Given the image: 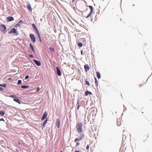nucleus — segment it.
<instances>
[{
	"label": "nucleus",
	"instance_id": "f257e3e1",
	"mask_svg": "<svg viewBox=\"0 0 152 152\" xmlns=\"http://www.w3.org/2000/svg\"><path fill=\"white\" fill-rule=\"evenodd\" d=\"M83 124L81 122H79L77 123L76 125V128L77 132L81 134L83 132Z\"/></svg>",
	"mask_w": 152,
	"mask_h": 152
},
{
	"label": "nucleus",
	"instance_id": "f03ea898",
	"mask_svg": "<svg viewBox=\"0 0 152 152\" xmlns=\"http://www.w3.org/2000/svg\"><path fill=\"white\" fill-rule=\"evenodd\" d=\"M7 28L6 26L4 24H1L0 26V30L3 33H5L6 32Z\"/></svg>",
	"mask_w": 152,
	"mask_h": 152
},
{
	"label": "nucleus",
	"instance_id": "7ed1b4c3",
	"mask_svg": "<svg viewBox=\"0 0 152 152\" xmlns=\"http://www.w3.org/2000/svg\"><path fill=\"white\" fill-rule=\"evenodd\" d=\"M89 8L91 10V11L89 12V13L88 14V15L86 17V18H88L89 17L91 16V14L93 13V12H94V8L93 7L91 6H89Z\"/></svg>",
	"mask_w": 152,
	"mask_h": 152
},
{
	"label": "nucleus",
	"instance_id": "20e7f679",
	"mask_svg": "<svg viewBox=\"0 0 152 152\" xmlns=\"http://www.w3.org/2000/svg\"><path fill=\"white\" fill-rule=\"evenodd\" d=\"M29 37L31 40L34 42L35 43L36 41V38L34 35L32 34H30Z\"/></svg>",
	"mask_w": 152,
	"mask_h": 152
},
{
	"label": "nucleus",
	"instance_id": "39448f33",
	"mask_svg": "<svg viewBox=\"0 0 152 152\" xmlns=\"http://www.w3.org/2000/svg\"><path fill=\"white\" fill-rule=\"evenodd\" d=\"M18 33L16 29L15 28H13L10 30L9 34H11L12 33Z\"/></svg>",
	"mask_w": 152,
	"mask_h": 152
},
{
	"label": "nucleus",
	"instance_id": "423d86ee",
	"mask_svg": "<svg viewBox=\"0 0 152 152\" xmlns=\"http://www.w3.org/2000/svg\"><path fill=\"white\" fill-rule=\"evenodd\" d=\"M56 126L58 128L60 126V120L59 118H57L56 120Z\"/></svg>",
	"mask_w": 152,
	"mask_h": 152
},
{
	"label": "nucleus",
	"instance_id": "0eeeda50",
	"mask_svg": "<svg viewBox=\"0 0 152 152\" xmlns=\"http://www.w3.org/2000/svg\"><path fill=\"white\" fill-rule=\"evenodd\" d=\"M56 70L58 75L59 76H60L61 75V73L58 67H56Z\"/></svg>",
	"mask_w": 152,
	"mask_h": 152
},
{
	"label": "nucleus",
	"instance_id": "6e6552de",
	"mask_svg": "<svg viewBox=\"0 0 152 152\" xmlns=\"http://www.w3.org/2000/svg\"><path fill=\"white\" fill-rule=\"evenodd\" d=\"M47 113L46 112H45L42 115V117L41 118V120L43 121L44 120L47 116Z\"/></svg>",
	"mask_w": 152,
	"mask_h": 152
},
{
	"label": "nucleus",
	"instance_id": "1a4fd4ad",
	"mask_svg": "<svg viewBox=\"0 0 152 152\" xmlns=\"http://www.w3.org/2000/svg\"><path fill=\"white\" fill-rule=\"evenodd\" d=\"M84 69L85 71L87 72L89 70V67L88 64H86L84 66Z\"/></svg>",
	"mask_w": 152,
	"mask_h": 152
},
{
	"label": "nucleus",
	"instance_id": "9d476101",
	"mask_svg": "<svg viewBox=\"0 0 152 152\" xmlns=\"http://www.w3.org/2000/svg\"><path fill=\"white\" fill-rule=\"evenodd\" d=\"M7 20L8 22H10L14 20V19L12 17H9L7 18Z\"/></svg>",
	"mask_w": 152,
	"mask_h": 152
},
{
	"label": "nucleus",
	"instance_id": "9b49d317",
	"mask_svg": "<svg viewBox=\"0 0 152 152\" xmlns=\"http://www.w3.org/2000/svg\"><path fill=\"white\" fill-rule=\"evenodd\" d=\"M33 61L34 62L35 64L38 66H39L41 65L40 62L38 61H37L36 60H34Z\"/></svg>",
	"mask_w": 152,
	"mask_h": 152
},
{
	"label": "nucleus",
	"instance_id": "f8f14e48",
	"mask_svg": "<svg viewBox=\"0 0 152 152\" xmlns=\"http://www.w3.org/2000/svg\"><path fill=\"white\" fill-rule=\"evenodd\" d=\"M27 8L28 10L29 11L31 12L32 11V8L31 7V6L30 4H28L27 5Z\"/></svg>",
	"mask_w": 152,
	"mask_h": 152
},
{
	"label": "nucleus",
	"instance_id": "ddd939ff",
	"mask_svg": "<svg viewBox=\"0 0 152 152\" xmlns=\"http://www.w3.org/2000/svg\"><path fill=\"white\" fill-rule=\"evenodd\" d=\"M92 93L90 91H86L85 93V95L86 96H87L88 95V94H91Z\"/></svg>",
	"mask_w": 152,
	"mask_h": 152
},
{
	"label": "nucleus",
	"instance_id": "4468645a",
	"mask_svg": "<svg viewBox=\"0 0 152 152\" xmlns=\"http://www.w3.org/2000/svg\"><path fill=\"white\" fill-rule=\"evenodd\" d=\"M13 100L15 101V102H17L19 104H21V102L18 99H16V98H14L13 99Z\"/></svg>",
	"mask_w": 152,
	"mask_h": 152
},
{
	"label": "nucleus",
	"instance_id": "2eb2a0df",
	"mask_svg": "<svg viewBox=\"0 0 152 152\" xmlns=\"http://www.w3.org/2000/svg\"><path fill=\"white\" fill-rule=\"evenodd\" d=\"M29 45L32 51L34 52H35V50L34 46L32 45L31 43Z\"/></svg>",
	"mask_w": 152,
	"mask_h": 152
},
{
	"label": "nucleus",
	"instance_id": "dca6fc26",
	"mask_svg": "<svg viewBox=\"0 0 152 152\" xmlns=\"http://www.w3.org/2000/svg\"><path fill=\"white\" fill-rule=\"evenodd\" d=\"M84 137V134L83 133H81L80 134V135L79 138L81 140H82Z\"/></svg>",
	"mask_w": 152,
	"mask_h": 152
},
{
	"label": "nucleus",
	"instance_id": "f3484780",
	"mask_svg": "<svg viewBox=\"0 0 152 152\" xmlns=\"http://www.w3.org/2000/svg\"><path fill=\"white\" fill-rule=\"evenodd\" d=\"M96 74L97 77L98 79H99L100 78L101 76L100 75V73H99V72H96Z\"/></svg>",
	"mask_w": 152,
	"mask_h": 152
},
{
	"label": "nucleus",
	"instance_id": "a211bd4d",
	"mask_svg": "<svg viewBox=\"0 0 152 152\" xmlns=\"http://www.w3.org/2000/svg\"><path fill=\"white\" fill-rule=\"evenodd\" d=\"M32 26L33 27L35 31L37 30V29H38L37 28V27L36 26H35V25L34 24V23L32 24Z\"/></svg>",
	"mask_w": 152,
	"mask_h": 152
},
{
	"label": "nucleus",
	"instance_id": "6ab92c4d",
	"mask_svg": "<svg viewBox=\"0 0 152 152\" xmlns=\"http://www.w3.org/2000/svg\"><path fill=\"white\" fill-rule=\"evenodd\" d=\"M32 26L33 27L35 31L37 30V29H38L37 28V27L36 26H35V25L34 24V23L32 24Z\"/></svg>",
	"mask_w": 152,
	"mask_h": 152
},
{
	"label": "nucleus",
	"instance_id": "aec40b11",
	"mask_svg": "<svg viewBox=\"0 0 152 152\" xmlns=\"http://www.w3.org/2000/svg\"><path fill=\"white\" fill-rule=\"evenodd\" d=\"M81 140L80 138H76L74 140V142H77L78 141H80Z\"/></svg>",
	"mask_w": 152,
	"mask_h": 152
},
{
	"label": "nucleus",
	"instance_id": "412c9836",
	"mask_svg": "<svg viewBox=\"0 0 152 152\" xmlns=\"http://www.w3.org/2000/svg\"><path fill=\"white\" fill-rule=\"evenodd\" d=\"M48 121V119H47L45 120V121L44 122V123L43 124V127H45V125H46V124L47 123Z\"/></svg>",
	"mask_w": 152,
	"mask_h": 152
},
{
	"label": "nucleus",
	"instance_id": "4be33fe9",
	"mask_svg": "<svg viewBox=\"0 0 152 152\" xmlns=\"http://www.w3.org/2000/svg\"><path fill=\"white\" fill-rule=\"evenodd\" d=\"M23 23V22L22 20H20L19 21L17 24H16L17 26H19L21 24Z\"/></svg>",
	"mask_w": 152,
	"mask_h": 152
},
{
	"label": "nucleus",
	"instance_id": "5701e85b",
	"mask_svg": "<svg viewBox=\"0 0 152 152\" xmlns=\"http://www.w3.org/2000/svg\"><path fill=\"white\" fill-rule=\"evenodd\" d=\"M49 49L50 50V51L51 52L53 53L55 51L54 49L50 47L49 48Z\"/></svg>",
	"mask_w": 152,
	"mask_h": 152
},
{
	"label": "nucleus",
	"instance_id": "b1692460",
	"mask_svg": "<svg viewBox=\"0 0 152 152\" xmlns=\"http://www.w3.org/2000/svg\"><path fill=\"white\" fill-rule=\"evenodd\" d=\"M94 78H95V84L96 86H98V81H97L96 78L95 77Z\"/></svg>",
	"mask_w": 152,
	"mask_h": 152
},
{
	"label": "nucleus",
	"instance_id": "393cba45",
	"mask_svg": "<svg viewBox=\"0 0 152 152\" xmlns=\"http://www.w3.org/2000/svg\"><path fill=\"white\" fill-rule=\"evenodd\" d=\"M87 80V79H86V80H85L86 83V84L88 86H90V83H89V82Z\"/></svg>",
	"mask_w": 152,
	"mask_h": 152
},
{
	"label": "nucleus",
	"instance_id": "a878e982",
	"mask_svg": "<svg viewBox=\"0 0 152 152\" xmlns=\"http://www.w3.org/2000/svg\"><path fill=\"white\" fill-rule=\"evenodd\" d=\"M21 88H27L29 87V86H21Z\"/></svg>",
	"mask_w": 152,
	"mask_h": 152
},
{
	"label": "nucleus",
	"instance_id": "bb28decb",
	"mask_svg": "<svg viewBox=\"0 0 152 152\" xmlns=\"http://www.w3.org/2000/svg\"><path fill=\"white\" fill-rule=\"evenodd\" d=\"M83 45L82 44L81 42H78V46L80 47H82Z\"/></svg>",
	"mask_w": 152,
	"mask_h": 152
},
{
	"label": "nucleus",
	"instance_id": "cd10ccee",
	"mask_svg": "<svg viewBox=\"0 0 152 152\" xmlns=\"http://www.w3.org/2000/svg\"><path fill=\"white\" fill-rule=\"evenodd\" d=\"M0 114L1 115H3L5 114V113L4 111H1L0 112Z\"/></svg>",
	"mask_w": 152,
	"mask_h": 152
},
{
	"label": "nucleus",
	"instance_id": "c85d7f7f",
	"mask_svg": "<svg viewBox=\"0 0 152 152\" xmlns=\"http://www.w3.org/2000/svg\"><path fill=\"white\" fill-rule=\"evenodd\" d=\"M77 106H80V102L79 100H78L77 101Z\"/></svg>",
	"mask_w": 152,
	"mask_h": 152
},
{
	"label": "nucleus",
	"instance_id": "c756f323",
	"mask_svg": "<svg viewBox=\"0 0 152 152\" xmlns=\"http://www.w3.org/2000/svg\"><path fill=\"white\" fill-rule=\"evenodd\" d=\"M10 96L12 98H15L16 97L15 95H11Z\"/></svg>",
	"mask_w": 152,
	"mask_h": 152
},
{
	"label": "nucleus",
	"instance_id": "7c9ffc66",
	"mask_svg": "<svg viewBox=\"0 0 152 152\" xmlns=\"http://www.w3.org/2000/svg\"><path fill=\"white\" fill-rule=\"evenodd\" d=\"M22 81L21 80H19L18 81V84H20L21 83Z\"/></svg>",
	"mask_w": 152,
	"mask_h": 152
},
{
	"label": "nucleus",
	"instance_id": "2f4dec72",
	"mask_svg": "<svg viewBox=\"0 0 152 152\" xmlns=\"http://www.w3.org/2000/svg\"><path fill=\"white\" fill-rule=\"evenodd\" d=\"M40 90V88L39 87H38L36 88V92L39 91Z\"/></svg>",
	"mask_w": 152,
	"mask_h": 152
},
{
	"label": "nucleus",
	"instance_id": "473e14b6",
	"mask_svg": "<svg viewBox=\"0 0 152 152\" xmlns=\"http://www.w3.org/2000/svg\"><path fill=\"white\" fill-rule=\"evenodd\" d=\"M89 147H90V145H87V146H86V149L87 150H88L89 149Z\"/></svg>",
	"mask_w": 152,
	"mask_h": 152
},
{
	"label": "nucleus",
	"instance_id": "72a5a7b5",
	"mask_svg": "<svg viewBox=\"0 0 152 152\" xmlns=\"http://www.w3.org/2000/svg\"><path fill=\"white\" fill-rule=\"evenodd\" d=\"M35 31H36V32L37 34V35H38V34H39V31H38V29H37V30H35Z\"/></svg>",
	"mask_w": 152,
	"mask_h": 152
},
{
	"label": "nucleus",
	"instance_id": "f704fd0d",
	"mask_svg": "<svg viewBox=\"0 0 152 152\" xmlns=\"http://www.w3.org/2000/svg\"><path fill=\"white\" fill-rule=\"evenodd\" d=\"M29 56L30 58H33L34 57V56L32 54L30 55Z\"/></svg>",
	"mask_w": 152,
	"mask_h": 152
},
{
	"label": "nucleus",
	"instance_id": "c9c22d12",
	"mask_svg": "<svg viewBox=\"0 0 152 152\" xmlns=\"http://www.w3.org/2000/svg\"><path fill=\"white\" fill-rule=\"evenodd\" d=\"M117 125L118 126H119L121 124V123H119L118 121L117 122Z\"/></svg>",
	"mask_w": 152,
	"mask_h": 152
},
{
	"label": "nucleus",
	"instance_id": "e433bc0d",
	"mask_svg": "<svg viewBox=\"0 0 152 152\" xmlns=\"http://www.w3.org/2000/svg\"><path fill=\"white\" fill-rule=\"evenodd\" d=\"M38 37H39V40L41 39V37L40 36V34H38Z\"/></svg>",
	"mask_w": 152,
	"mask_h": 152
},
{
	"label": "nucleus",
	"instance_id": "4c0bfd02",
	"mask_svg": "<svg viewBox=\"0 0 152 152\" xmlns=\"http://www.w3.org/2000/svg\"><path fill=\"white\" fill-rule=\"evenodd\" d=\"M18 144L19 145H21L23 146V143H22V142H18Z\"/></svg>",
	"mask_w": 152,
	"mask_h": 152
},
{
	"label": "nucleus",
	"instance_id": "58836bf2",
	"mask_svg": "<svg viewBox=\"0 0 152 152\" xmlns=\"http://www.w3.org/2000/svg\"><path fill=\"white\" fill-rule=\"evenodd\" d=\"M6 85L5 84H4V85L0 84V86H2L3 87H5Z\"/></svg>",
	"mask_w": 152,
	"mask_h": 152
},
{
	"label": "nucleus",
	"instance_id": "ea45409f",
	"mask_svg": "<svg viewBox=\"0 0 152 152\" xmlns=\"http://www.w3.org/2000/svg\"><path fill=\"white\" fill-rule=\"evenodd\" d=\"M80 145V143L79 142H77L76 144V146H77Z\"/></svg>",
	"mask_w": 152,
	"mask_h": 152
},
{
	"label": "nucleus",
	"instance_id": "a19ab883",
	"mask_svg": "<svg viewBox=\"0 0 152 152\" xmlns=\"http://www.w3.org/2000/svg\"><path fill=\"white\" fill-rule=\"evenodd\" d=\"M29 77V76L28 75H26V77H25V79L26 80L27 79H28Z\"/></svg>",
	"mask_w": 152,
	"mask_h": 152
},
{
	"label": "nucleus",
	"instance_id": "79ce46f5",
	"mask_svg": "<svg viewBox=\"0 0 152 152\" xmlns=\"http://www.w3.org/2000/svg\"><path fill=\"white\" fill-rule=\"evenodd\" d=\"M0 121H4V119L3 118H1L0 119Z\"/></svg>",
	"mask_w": 152,
	"mask_h": 152
},
{
	"label": "nucleus",
	"instance_id": "37998d69",
	"mask_svg": "<svg viewBox=\"0 0 152 152\" xmlns=\"http://www.w3.org/2000/svg\"><path fill=\"white\" fill-rule=\"evenodd\" d=\"M80 107V106H77V110H79Z\"/></svg>",
	"mask_w": 152,
	"mask_h": 152
},
{
	"label": "nucleus",
	"instance_id": "c03bdc74",
	"mask_svg": "<svg viewBox=\"0 0 152 152\" xmlns=\"http://www.w3.org/2000/svg\"><path fill=\"white\" fill-rule=\"evenodd\" d=\"M3 90V88H2L0 87V91H2Z\"/></svg>",
	"mask_w": 152,
	"mask_h": 152
},
{
	"label": "nucleus",
	"instance_id": "a18cd8bd",
	"mask_svg": "<svg viewBox=\"0 0 152 152\" xmlns=\"http://www.w3.org/2000/svg\"><path fill=\"white\" fill-rule=\"evenodd\" d=\"M81 54L82 55H83V51H81Z\"/></svg>",
	"mask_w": 152,
	"mask_h": 152
},
{
	"label": "nucleus",
	"instance_id": "49530a36",
	"mask_svg": "<svg viewBox=\"0 0 152 152\" xmlns=\"http://www.w3.org/2000/svg\"><path fill=\"white\" fill-rule=\"evenodd\" d=\"M74 152H80L79 151H75Z\"/></svg>",
	"mask_w": 152,
	"mask_h": 152
},
{
	"label": "nucleus",
	"instance_id": "de8ad7c7",
	"mask_svg": "<svg viewBox=\"0 0 152 152\" xmlns=\"http://www.w3.org/2000/svg\"><path fill=\"white\" fill-rule=\"evenodd\" d=\"M40 40V41L41 42H42V39H40L39 40Z\"/></svg>",
	"mask_w": 152,
	"mask_h": 152
},
{
	"label": "nucleus",
	"instance_id": "09e8293b",
	"mask_svg": "<svg viewBox=\"0 0 152 152\" xmlns=\"http://www.w3.org/2000/svg\"><path fill=\"white\" fill-rule=\"evenodd\" d=\"M75 0H72V2H73L75 1Z\"/></svg>",
	"mask_w": 152,
	"mask_h": 152
},
{
	"label": "nucleus",
	"instance_id": "8fccbe9b",
	"mask_svg": "<svg viewBox=\"0 0 152 152\" xmlns=\"http://www.w3.org/2000/svg\"><path fill=\"white\" fill-rule=\"evenodd\" d=\"M9 80H10V79H12V78L11 77H10V78H9Z\"/></svg>",
	"mask_w": 152,
	"mask_h": 152
},
{
	"label": "nucleus",
	"instance_id": "3c124183",
	"mask_svg": "<svg viewBox=\"0 0 152 152\" xmlns=\"http://www.w3.org/2000/svg\"><path fill=\"white\" fill-rule=\"evenodd\" d=\"M60 152H62V151H61Z\"/></svg>",
	"mask_w": 152,
	"mask_h": 152
},
{
	"label": "nucleus",
	"instance_id": "603ef678",
	"mask_svg": "<svg viewBox=\"0 0 152 152\" xmlns=\"http://www.w3.org/2000/svg\"><path fill=\"white\" fill-rule=\"evenodd\" d=\"M103 1H104V0H102Z\"/></svg>",
	"mask_w": 152,
	"mask_h": 152
}]
</instances>
